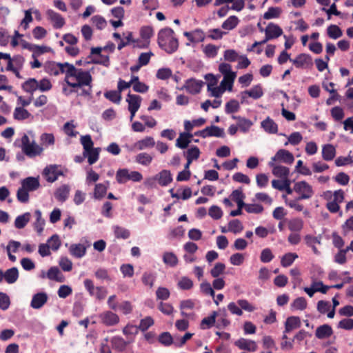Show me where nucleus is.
Instances as JSON below:
<instances>
[{
    "label": "nucleus",
    "mask_w": 353,
    "mask_h": 353,
    "mask_svg": "<svg viewBox=\"0 0 353 353\" xmlns=\"http://www.w3.org/2000/svg\"><path fill=\"white\" fill-rule=\"evenodd\" d=\"M239 108V103L235 99H231L225 104V111L227 114H232L237 112Z\"/></svg>",
    "instance_id": "obj_53"
},
{
    "label": "nucleus",
    "mask_w": 353,
    "mask_h": 353,
    "mask_svg": "<svg viewBox=\"0 0 353 353\" xmlns=\"http://www.w3.org/2000/svg\"><path fill=\"white\" fill-rule=\"evenodd\" d=\"M272 185L274 188L280 191L285 190L288 194H291L293 192V189L290 188V181L288 179L283 180L274 179L272 181Z\"/></svg>",
    "instance_id": "obj_17"
},
{
    "label": "nucleus",
    "mask_w": 353,
    "mask_h": 353,
    "mask_svg": "<svg viewBox=\"0 0 353 353\" xmlns=\"http://www.w3.org/2000/svg\"><path fill=\"white\" fill-rule=\"evenodd\" d=\"M243 229V224L239 219H234L229 222L228 231L237 234L241 232Z\"/></svg>",
    "instance_id": "obj_56"
},
{
    "label": "nucleus",
    "mask_w": 353,
    "mask_h": 353,
    "mask_svg": "<svg viewBox=\"0 0 353 353\" xmlns=\"http://www.w3.org/2000/svg\"><path fill=\"white\" fill-rule=\"evenodd\" d=\"M336 154V149L332 144H326L322 149V157L325 161L332 160Z\"/></svg>",
    "instance_id": "obj_37"
},
{
    "label": "nucleus",
    "mask_w": 353,
    "mask_h": 353,
    "mask_svg": "<svg viewBox=\"0 0 353 353\" xmlns=\"http://www.w3.org/2000/svg\"><path fill=\"white\" fill-rule=\"evenodd\" d=\"M34 215L36 217V221L34 222L33 226L37 233L40 234L43 230L45 220L42 218L41 212L39 210H37L34 212Z\"/></svg>",
    "instance_id": "obj_38"
},
{
    "label": "nucleus",
    "mask_w": 353,
    "mask_h": 353,
    "mask_svg": "<svg viewBox=\"0 0 353 353\" xmlns=\"http://www.w3.org/2000/svg\"><path fill=\"white\" fill-rule=\"evenodd\" d=\"M48 299V296L46 292H38L32 296L30 307L39 310L47 303Z\"/></svg>",
    "instance_id": "obj_13"
},
{
    "label": "nucleus",
    "mask_w": 353,
    "mask_h": 353,
    "mask_svg": "<svg viewBox=\"0 0 353 353\" xmlns=\"http://www.w3.org/2000/svg\"><path fill=\"white\" fill-rule=\"evenodd\" d=\"M159 46L168 54L176 51L179 47V42L174 36V31L170 28L161 30L158 33Z\"/></svg>",
    "instance_id": "obj_2"
},
{
    "label": "nucleus",
    "mask_w": 353,
    "mask_h": 353,
    "mask_svg": "<svg viewBox=\"0 0 353 353\" xmlns=\"http://www.w3.org/2000/svg\"><path fill=\"white\" fill-rule=\"evenodd\" d=\"M268 165L270 167L272 168V174L275 176L283 179H288L290 174V170L288 168L281 165H276L275 162L272 161L268 163Z\"/></svg>",
    "instance_id": "obj_14"
},
{
    "label": "nucleus",
    "mask_w": 353,
    "mask_h": 353,
    "mask_svg": "<svg viewBox=\"0 0 353 353\" xmlns=\"http://www.w3.org/2000/svg\"><path fill=\"white\" fill-rule=\"evenodd\" d=\"M154 30L150 26L142 27L140 30V35L143 39L141 45H137L139 48H148L150 44V39L153 36Z\"/></svg>",
    "instance_id": "obj_15"
},
{
    "label": "nucleus",
    "mask_w": 353,
    "mask_h": 353,
    "mask_svg": "<svg viewBox=\"0 0 353 353\" xmlns=\"http://www.w3.org/2000/svg\"><path fill=\"white\" fill-rule=\"evenodd\" d=\"M101 150V148H94L87 151H83V156L84 158L88 159L90 165H92L98 161Z\"/></svg>",
    "instance_id": "obj_20"
},
{
    "label": "nucleus",
    "mask_w": 353,
    "mask_h": 353,
    "mask_svg": "<svg viewBox=\"0 0 353 353\" xmlns=\"http://www.w3.org/2000/svg\"><path fill=\"white\" fill-rule=\"evenodd\" d=\"M293 191L299 194L297 200L309 199L314 194L312 185L305 181L296 182L294 185Z\"/></svg>",
    "instance_id": "obj_4"
},
{
    "label": "nucleus",
    "mask_w": 353,
    "mask_h": 353,
    "mask_svg": "<svg viewBox=\"0 0 353 353\" xmlns=\"http://www.w3.org/2000/svg\"><path fill=\"white\" fill-rule=\"evenodd\" d=\"M19 278V271L15 267L11 268L3 272V279L8 284L15 283Z\"/></svg>",
    "instance_id": "obj_27"
},
{
    "label": "nucleus",
    "mask_w": 353,
    "mask_h": 353,
    "mask_svg": "<svg viewBox=\"0 0 353 353\" xmlns=\"http://www.w3.org/2000/svg\"><path fill=\"white\" fill-rule=\"evenodd\" d=\"M162 258L163 263L172 268L176 266L179 262L176 255L172 252H165Z\"/></svg>",
    "instance_id": "obj_34"
},
{
    "label": "nucleus",
    "mask_w": 353,
    "mask_h": 353,
    "mask_svg": "<svg viewBox=\"0 0 353 353\" xmlns=\"http://www.w3.org/2000/svg\"><path fill=\"white\" fill-rule=\"evenodd\" d=\"M159 341L165 346H169L173 343H174L172 336L168 332H163L160 334Z\"/></svg>",
    "instance_id": "obj_62"
},
{
    "label": "nucleus",
    "mask_w": 353,
    "mask_h": 353,
    "mask_svg": "<svg viewBox=\"0 0 353 353\" xmlns=\"http://www.w3.org/2000/svg\"><path fill=\"white\" fill-rule=\"evenodd\" d=\"M91 21L92 23L99 30H103L105 28L107 23L105 19L99 15H95L92 17Z\"/></svg>",
    "instance_id": "obj_64"
},
{
    "label": "nucleus",
    "mask_w": 353,
    "mask_h": 353,
    "mask_svg": "<svg viewBox=\"0 0 353 353\" xmlns=\"http://www.w3.org/2000/svg\"><path fill=\"white\" fill-rule=\"evenodd\" d=\"M245 94L254 99H258L263 96V92L261 86L256 85L252 87L250 90H245Z\"/></svg>",
    "instance_id": "obj_46"
},
{
    "label": "nucleus",
    "mask_w": 353,
    "mask_h": 353,
    "mask_svg": "<svg viewBox=\"0 0 353 353\" xmlns=\"http://www.w3.org/2000/svg\"><path fill=\"white\" fill-rule=\"evenodd\" d=\"M112 347L118 351H123L128 343L121 336H114L111 339Z\"/></svg>",
    "instance_id": "obj_41"
},
{
    "label": "nucleus",
    "mask_w": 353,
    "mask_h": 353,
    "mask_svg": "<svg viewBox=\"0 0 353 353\" xmlns=\"http://www.w3.org/2000/svg\"><path fill=\"white\" fill-rule=\"evenodd\" d=\"M281 13V9L279 7H270L263 14L265 19L278 18Z\"/></svg>",
    "instance_id": "obj_52"
},
{
    "label": "nucleus",
    "mask_w": 353,
    "mask_h": 353,
    "mask_svg": "<svg viewBox=\"0 0 353 353\" xmlns=\"http://www.w3.org/2000/svg\"><path fill=\"white\" fill-rule=\"evenodd\" d=\"M216 316L217 312H213L210 316L203 319L200 325L201 328L205 330L212 327L215 323Z\"/></svg>",
    "instance_id": "obj_43"
},
{
    "label": "nucleus",
    "mask_w": 353,
    "mask_h": 353,
    "mask_svg": "<svg viewBox=\"0 0 353 353\" xmlns=\"http://www.w3.org/2000/svg\"><path fill=\"white\" fill-rule=\"evenodd\" d=\"M225 269V265L222 263H216L214 268L210 270V274L212 277L218 278L222 274Z\"/></svg>",
    "instance_id": "obj_63"
},
{
    "label": "nucleus",
    "mask_w": 353,
    "mask_h": 353,
    "mask_svg": "<svg viewBox=\"0 0 353 353\" xmlns=\"http://www.w3.org/2000/svg\"><path fill=\"white\" fill-rule=\"evenodd\" d=\"M223 57L227 61L234 62L238 60L239 54L236 50L228 49L224 51Z\"/></svg>",
    "instance_id": "obj_60"
},
{
    "label": "nucleus",
    "mask_w": 353,
    "mask_h": 353,
    "mask_svg": "<svg viewBox=\"0 0 353 353\" xmlns=\"http://www.w3.org/2000/svg\"><path fill=\"white\" fill-rule=\"evenodd\" d=\"M22 88L26 92L32 93L38 90V81L34 78H30L23 83Z\"/></svg>",
    "instance_id": "obj_45"
},
{
    "label": "nucleus",
    "mask_w": 353,
    "mask_h": 353,
    "mask_svg": "<svg viewBox=\"0 0 353 353\" xmlns=\"http://www.w3.org/2000/svg\"><path fill=\"white\" fill-rule=\"evenodd\" d=\"M205 138L210 137H223L224 130L216 125H210L205 128Z\"/></svg>",
    "instance_id": "obj_30"
},
{
    "label": "nucleus",
    "mask_w": 353,
    "mask_h": 353,
    "mask_svg": "<svg viewBox=\"0 0 353 353\" xmlns=\"http://www.w3.org/2000/svg\"><path fill=\"white\" fill-rule=\"evenodd\" d=\"M192 137V134L190 133H181L176 141V146L181 148H186L190 143V139Z\"/></svg>",
    "instance_id": "obj_32"
},
{
    "label": "nucleus",
    "mask_w": 353,
    "mask_h": 353,
    "mask_svg": "<svg viewBox=\"0 0 353 353\" xmlns=\"http://www.w3.org/2000/svg\"><path fill=\"white\" fill-rule=\"evenodd\" d=\"M116 180L120 184H123L130 180V171L128 169H119L116 173Z\"/></svg>",
    "instance_id": "obj_42"
},
{
    "label": "nucleus",
    "mask_w": 353,
    "mask_h": 353,
    "mask_svg": "<svg viewBox=\"0 0 353 353\" xmlns=\"http://www.w3.org/2000/svg\"><path fill=\"white\" fill-rule=\"evenodd\" d=\"M155 179L158 181L161 186H165L170 183L172 181V176L169 170H163L155 176Z\"/></svg>",
    "instance_id": "obj_24"
},
{
    "label": "nucleus",
    "mask_w": 353,
    "mask_h": 353,
    "mask_svg": "<svg viewBox=\"0 0 353 353\" xmlns=\"http://www.w3.org/2000/svg\"><path fill=\"white\" fill-rule=\"evenodd\" d=\"M234 345L240 350H246L249 352H255L257 350V344L254 341L247 339L245 338H240L234 342Z\"/></svg>",
    "instance_id": "obj_12"
},
{
    "label": "nucleus",
    "mask_w": 353,
    "mask_h": 353,
    "mask_svg": "<svg viewBox=\"0 0 353 353\" xmlns=\"http://www.w3.org/2000/svg\"><path fill=\"white\" fill-rule=\"evenodd\" d=\"M216 81L213 78V82L211 81L208 84V90L210 92V95L214 97H219L225 91L222 87L216 86Z\"/></svg>",
    "instance_id": "obj_39"
},
{
    "label": "nucleus",
    "mask_w": 353,
    "mask_h": 353,
    "mask_svg": "<svg viewBox=\"0 0 353 353\" xmlns=\"http://www.w3.org/2000/svg\"><path fill=\"white\" fill-rule=\"evenodd\" d=\"M141 97L139 95L128 94L126 101L128 103V110H138L141 103Z\"/></svg>",
    "instance_id": "obj_26"
},
{
    "label": "nucleus",
    "mask_w": 353,
    "mask_h": 353,
    "mask_svg": "<svg viewBox=\"0 0 353 353\" xmlns=\"http://www.w3.org/2000/svg\"><path fill=\"white\" fill-rule=\"evenodd\" d=\"M327 31L328 36L334 39L341 37L343 34L342 30L336 25H330Z\"/></svg>",
    "instance_id": "obj_58"
},
{
    "label": "nucleus",
    "mask_w": 353,
    "mask_h": 353,
    "mask_svg": "<svg viewBox=\"0 0 353 353\" xmlns=\"http://www.w3.org/2000/svg\"><path fill=\"white\" fill-rule=\"evenodd\" d=\"M47 16L55 29H59L65 25V19L63 17H62L61 14L54 12V10H48L47 11Z\"/></svg>",
    "instance_id": "obj_16"
},
{
    "label": "nucleus",
    "mask_w": 353,
    "mask_h": 353,
    "mask_svg": "<svg viewBox=\"0 0 353 353\" xmlns=\"http://www.w3.org/2000/svg\"><path fill=\"white\" fill-rule=\"evenodd\" d=\"M232 118L234 120H237L238 127L240 130L243 132H248L253 125L252 122L250 119H245L244 117L232 115Z\"/></svg>",
    "instance_id": "obj_31"
},
{
    "label": "nucleus",
    "mask_w": 353,
    "mask_h": 353,
    "mask_svg": "<svg viewBox=\"0 0 353 353\" xmlns=\"http://www.w3.org/2000/svg\"><path fill=\"white\" fill-rule=\"evenodd\" d=\"M68 69L65 76V83L71 88H78L88 87V89H83L82 94L89 96L92 93V77L91 72H94V68L89 70L77 68L74 65H67Z\"/></svg>",
    "instance_id": "obj_1"
},
{
    "label": "nucleus",
    "mask_w": 353,
    "mask_h": 353,
    "mask_svg": "<svg viewBox=\"0 0 353 353\" xmlns=\"http://www.w3.org/2000/svg\"><path fill=\"white\" fill-rule=\"evenodd\" d=\"M261 125L266 132L270 134H276L278 131L277 124L270 117H267L263 120Z\"/></svg>",
    "instance_id": "obj_28"
},
{
    "label": "nucleus",
    "mask_w": 353,
    "mask_h": 353,
    "mask_svg": "<svg viewBox=\"0 0 353 353\" xmlns=\"http://www.w3.org/2000/svg\"><path fill=\"white\" fill-rule=\"evenodd\" d=\"M67 65H70V63L68 62L57 63L55 61H48L46 63L44 67L46 72L50 75L57 76L60 74H65V76H66V71L68 69Z\"/></svg>",
    "instance_id": "obj_6"
},
{
    "label": "nucleus",
    "mask_w": 353,
    "mask_h": 353,
    "mask_svg": "<svg viewBox=\"0 0 353 353\" xmlns=\"http://www.w3.org/2000/svg\"><path fill=\"white\" fill-rule=\"evenodd\" d=\"M21 186L28 192H32L37 190L40 183L37 178L29 176L21 181Z\"/></svg>",
    "instance_id": "obj_18"
},
{
    "label": "nucleus",
    "mask_w": 353,
    "mask_h": 353,
    "mask_svg": "<svg viewBox=\"0 0 353 353\" xmlns=\"http://www.w3.org/2000/svg\"><path fill=\"white\" fill-rule=\"evenodd\" d=\"M70 188L68 185L64 184L58 188L55 192L54 196L59 201H65L69 195Z\"/></svg>",
    "instance_id": "obj_25"
},
{
    "label": "nucleus",
    "mask_w": 353,
    "mask_h": 353,
    "mask_svg": "<svg viewBox=\"0 0 353 353\" xmlns=\"http://www.w3.org/2000/svg\"><path fill=\"white\" fill-rule=\"evenodd\" d=\"M156 279V276L150 272H144L141 277L142 283L152 288Z\"/></svg>",
    "instance_id": "obj_59"
},
{
    "label": "nucleus",
    "mask_w": 353,
    "mask_h": 353,
    "mask_svg": "<svg viewBox=\"0 0 353 353\" xmlns=\"http://www.w3.org/2000/svg\"><path fill=\"white\" fill-rule=\"evenodd\" d=\"M46 276L48 279L55 281L57 282H63L65 281V276L59 270L57 267H51L48 272L46 273Z\"/></svg>",
    "instance_id": "obj_23"
},
{
    "label": "nucleus",
    "mask_w": 353,
    "mask_h": 353,
    "mask_svg": "<svg viewBox=\"0 0 353 353\" xmlns=\"http://www.w3.org/2000/svg\"><path fill=\"white\" fill-rule=\"evenodd\" d=\"M107 294L108 290L105 287L97 286L90 296L94 297L97 301H103L105 299Z\"/></svg>",
    "instance_id": "obj_48"
},
{
    "label": "nucleus",
    "mask_w": 353,
    "mask_h": 353,
    "mask_svg": "<svg viewBox=\"0 0 353 353\" xmlns=\"http://www.w3.org/2000/svg\"><path fill=\"white\" fill-rule=\"evenodd\" d=\"M86 249V247L83 244H72L69 248V252L74 257L81 259L85 256Z\"/></svg>",
    "instance_id": "obj_22"
},
{
    "label": "nucleus",
    "mask_w": 353,
    "mask_h": 353,
    "mask_svg": "<svg viewBox=\"0 0 353 353\" xmlns=\"http://www.w3.org/2000/svg\"><path fill=\"white\" fill-rule=\"evenodd\" d=\"M219 48L215 45L208 44L203 48V52L208 58H214L218 54Z\"/></svg>",
    "instance_id": "obj_51"
},
{
    "label": "nucleus",
    "mask_w": 353,
    "mask_h": 353,
    "mask_svg": "<svg viewBox=\"0 0 353 353\" xmlns=\"http://www.w3.org/2000/svg\"><path fill=\"white\" fill-rule=\"evenodd\" d=\"M297 258L298 255L296 253L288 252L281 257V264L284 268L290 266Z\"/></svg>",
    "instance_id": "obj_47"
},
{
    "label": "nucleus",
    "mask_w": 353,
    "mask_h": 353,
    "mask_svg": "<svg viewBox=\"0 0 353 353\" xmlns=\"http://www.w3.org/2000/svg\"><path fill=\"white\" fill-rule=\"evenodd\" d=\"M156 296L158 300H168L170 296V290L164 287H159L156 291Z\"/></svg>",
    "instance_id": "obj_61"
},
{
    "label": "nucleus",
    "mask_w": 353,
    "mask_h": 353,
    "mask_svg": "<svg viewBox=\"0 0 353 353\" xmlns=\"http://www.w3.org/2000/svg\"><path fill=\"white\" fill-rule=\"evenodd\" d=\"M114 233L117 239H127L130 236V231L124 228L116 225L114 226Z\"/></svg>",
    "instance_id": "obj_49"
},
{
    "label": "nucleus",
    "mask_w": 353,
    "mask_h": 353,
    "mask_svg": "<svg viewBox=\"0 0 353 353\" xmlns=\"http://www.w3.org/2000/svg\"><path fill=\"white\" fill-rule=\"evenodd\" d=\"M99 318L101 322L106 326H114L119 322V316L110 310L101 313Z\"/></svg>",
    "instance_id": "obj_9"
},
{
    "label": "nucleus",
    "mask_w": 353,
    "mask_h": 353,
    "mask_svg": "<svg viewBox=\"0 0 353 353\" xmlns=\"http://www.w3.org/2000/svg\"><path fill=\"white\" fill-rule=\"evenodd\" d=\"M289 230L292 232H299L303 228V221L301 219H294L288 223Z\"/></svg>",
    "instance_id": "obj_57"
},
{
    "label": "nucleus",
    "mask_w": 353,
    "mask_h": 353,
    "mask_svg": "<svg viewBox=\"0 0 353 353\" xmlns=\"http://www.w3.org/2000/svg\"><path fill=\"white\" fill-rule=\"evenodd\" d=\"M290 61L298 68H310L313 65L311 56L304 53L299 54L294 59H290Z\"/></svg>",
    "instance_id": "obj_8"
},
{
    "label": "nucleus",
    "mask_w": 353,
    "mask_h": 353,
    "mask_svg": "<svg viewBox=\"0 0 353 353\" xmlns=\"http://www.w3.org/2000/svg\"><path fill=\"white\" fill-rule=\"evenodd\" d=\"M42 174L49 183H53L58 179L59 176L64 175L63 171L61 170V165L57 164L47 165L43 169Z\"/></svg>",
    "instance_id": "obj_5"
},
{
    "label": "nucleus",
    "mask_w": 353,
    "mask_h": 353,
    "mask_svg": "<svg viewBox=\"0 0 353 353\" xmlns=\"http://www.w3.org/2000/svg\"><path fill=\"white\" fill-rule=\"evenodd\" d=\"M106 99L115 103H119L121 99V92L118 90L108 91L104 94Z\"/></svg>",
    "instance_id": "obj_54"
},
{
    "label": "nucleus",
    "mask_w": 353,
    "mask_h": 353,
    "mask_svg": "<svg viewBox=\"0 0 353 353\" xmlns=\"http://www.w3.org/2000/svg\"><path fill=\"white\" fill-rule=\"evenodd\" d=\"M227 32H223L219 28L210 29L207 32V37L212 40H219L223 38Z\"/></svg>",
    "instance_id": "obj_55"
},
{
    "label": "nucleus",
    "mask_w": 353,
    "mask_h": 353,
    "mask_svg": "<svg viewBox=\"0 0 353 353\" xmlns=\"http://www.w3.org/2000/svg\"><path fill=\"white\" fill-rule=\"evenodd\" d=\"M239 23V19L235 16H230L223 23L221 27L227 30L234 29Z\"/></svg>",
    "instance_id": "obj_50"
},
{
    "label": "nucleus",
    "mask_w": 353,
    "mask_h": 353,
    "mask_svg": "<svg viewBox=\"0 0 353 353\" xmlns=\"http://www.w3.org/2000/svg\"><path fill=\"white\" fill-rule=\"evenodd\" d=\"M21 149L23 153L30 158L39 156L43 152V148L37 145L34 141H30L29 137L26 134H24L21 138Z\"/></svg>",
    "instance_id": "obj_3"
},
{
    "label": "nucleus",
    "mask_w": 353,
    "mask_h": 353,
    "mask_svg": "<svg viewBox=\"0 0 353 353\" xmlns=\"http://www.w3.org/2000/svg\"><path fill=\"white\" fill-rule=\"evenodd\" d=\"M13 117L18 121L33 118L32 115L23 107L15 108L13 112Z\"/></svg>",
    "instance_id": "obj_33"
},
{
    "label": "nucleus",
    "mask_w": 353,
    "mask_h": 353,
    "mask_svg": "<svg viewBox=\"0 0 353 353\" xmlns=\"http://www.w3.org/2000/svg\"><path fill=\"white\" fill-rule=\"evenodd\" d=\"M155 145V141L153 137H146L143 139L137 141L133 145H125L127 150L132 152L134 150H143L148 148H153Z\"/></svg>",
    "instance_id": "obj_7"
},
{
    "label": "nucleus",
    "mask_w": 353,
    "mask_h": 353,
    "mask_svg": "<svg viewBox=\"0 0 353 353\" xmlns=\"http://www.w3.org/2000/svg\"><path fill=\"white\" fill-rule=\"evenodd\" d=\"M203 84V82L202 81L189 79L185 82V88L188 92L195 94L200 92Z\"/></svg>",
    "instance_id": "obj_19"
},
{
    "label": "nucleus",
    "mask_w": 353,
    "mask_h": 353,
    "mask_svg": "<svg viewBox=\"0 0 353 353\" xmlns=\"http://www.w3.org/2000/svg\"><path fill=\"white\" fill-rule=\"evenodd\" d=\"M261 32H264L268 36V39H274L278 38L283 34V30L276 24L270 23L265 29L260 28Z\"/></svg>",
    "instance_id": "obj_11"
},
{
    "label": "nucleus",
    "mask_w": 353,
    "mask_h": 353,
    "mask_svg": "<svg viewBox=\"0 0 353 353\" xmlns=\"http://www.w3.org/2000/svg\"><path fill=\"white\" fill-rule=\"evenodd\" d=\"M153 157L146 152H141L135 157V161L142 165L148 166L152 161Z\"/></svg>",
    "instance_id": "obj_40"
},
{
    "label": "nucleus",
    "mask_w": 353,
    "mask_h": 353,
    "mask_svg": "<svg viewBox=\"0 0 353 353\" xmlns=\"http://www.w3.org/2000/svg\"><path fill=\"white\" fill-rule=\"evenodd\" d=\"M333 333L331 326L324 324L318 327L316 330L315 335L319 339L330 337Z\"/></svg>",
    "instance_id": "obj_29"
},
{
    "label": "nucleus",
    "mask_w": 353,
    "mask_h": 353,
    "mask_svg": "<svg viewBox=\"0 0 353 353\" xmlns=\"http://www.w3.org/2000/svg\"><path fill=\"white\" fill-rule=\"evenodd\" d=\"M109 181L104 183H97L94 186L93 197L95 199L100 200L104 197L109 187Z\"/></svg>",
    "instance_id": "obj_21"
},
{
    "label": "nucleus",
    "mask_w": 353,
    "mask_h": 353,
    "mask_svg": "<svg viewBox=\"0 0 353 353\" xmlns=\"http://www.w3.org/2000/svg\"><path fill=\"white\" fill-rule=\"evenodd\" d=\"M31 214L30 212H26L16 217L14 220V227L17 229H22L26 227L30 221Z\"/></svg>",
    "instance_id": "obj_36"
},
{
    "label": "nucleus",
    "mask_w": 353,
    "mask_h": 353,
    "mask_svg": "<svg viewBox=\"0 0 353 353\" xmlns=\"http://www.w3.org/2000/svg\"><path fill=\"white\" fill-rule=\"evenodd\" d=\"M272 161L276 162L280 161L287 164H292L294 161L293 154L288 150L281 149L277 151L276 154L271 158Z\"/></svg>",
    "instance_id": "obj_10"
},
{
    "label": "nucleus",
    "mask_w": 353,
    "mask_h": 353,
    "mask_svg": "<svg viewBox=\"0 0 353 353\" xmlns=\"http://www.w3.org/2000/svg\"><path fill=\"white\" fill-rule=\"evenodd\" d=\"M301 326V320L297 316H290L287 319L285 324V332H290L292 330Z\"/></svg>",
    "instance_id": "obj_35"
},
{
    "label": "nucleus",
    "mask_w": 353,
    "mask_h": 353,
    "mask_svg": "<svg viewBox=\"0 0 353 353\" xmlns=\"http://www.w3.org/2000/svg\"><path fill=\"white\" fill-rule=\"evenodd\" d=\"M236 77L235 74L223 75V79L221 82V87L223 88L225 90L227 89L229 91H232L233 83Z\"/></svg>",
    "instance_id": "obj_44"
}]
</instances>
